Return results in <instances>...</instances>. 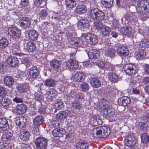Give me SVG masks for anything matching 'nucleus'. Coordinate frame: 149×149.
Instances as JSON below:
<instances>
[{"label":"nucleus","mask_w":149,"mask_h":149,"mask_svg":"<svg viewBox=\"0 0 149 149\" xmlns=\"http://www.w3.org/2000/svg\"><path fill=\"white\" fill-rule=\"evenodd\" d=\"M99 107L101 110V114L107 119L113 117L115 115L114 109L109 106L107 102H101L99 104Z\"/></svg>","instance_id":"f257e3e1"},{"label":"nucleus","mask_w":149,"mask_h":149,"mask_svg":"<svg viewBox=\"0 0 149 149\" xmlns=\"http://www.w3.org/2000/svg\"><path fill=\"white\" fill-rule=\"evenodd\" d=\"M93 132L92 133L98 138H105L109 136L111 131L109 127L106 126L95 128L93 129Z\"/></svg>","instance_id":"f03ea898"},{"label":"nucleus","mask_w":149,"mask_h":149,"mask_svg":"<svg viewBox=\"0 0 149 149\" xmlns=\"http://www.w3.org/2000/svg\"><path fill=\"white\" fill-rule=\"evenodd\" d=\"M91 18L95 21L102 20L104 17V13L102 10L97 8H93L89 11Z\"/></svg>","instance_id":"7ed1b4c3"},{"label":"nucleus","mask_w":149,"mask_h":149,"mask_svg":"<svg viewBox=\"0 0 149 149\" xmlns=\"http://www.w3.org/2000/svg\"><path fill=\"white\" fill-rule=\"evenodd\" d=\"M37 149H46L47 145V140L43 137H39L35 142Z\"/></svg>","instance_id":"20e7f679"},{"label":"nucleus","mask_w":149,"mask_h":149,"mask_svg":"<svg viewBox=\"0 0 149 149\" xmlns=\"http://www.w3.org/2000/svg\"><path fill=\"white\" fill-rule=\"evenodd\" d=\"M85 41L88 44H94L97 43L98 38L97 36L93 33H88L85 36Z\"/></svg>","instance_id":"39448f33"},{"label":"nucleus","mask_w":149,"mask_h":149,"mask_svg":"<svg viewBox=\"0 0 149 149\" xmlns=\"http://www.w3.org/2000/svg\"><path fill=\"white\" fill-rule=\"evenodd\" d=\"M8 34L10 36L14 37H18L21 35V31L16 27H11L8 30Z\"/></svg>","instance_id":"423d86ee"},{"label":"nucleus","mask_w":149,"mask_h":149,"mask_svg":"<svg viewBox=\"0 0 149 149\" xmlns=\"http://www.w3.org/2000/svg\"><path fill=\"white\" fill-rule=\"evenodd\" d=\"M125 144L128 147H132L135 145L136 141L134 137L131 135L127 136L125 139Z\"/></svg>","instance_id":"0eeeda50"},{"label":"nucleus","mask_w":149,"mask_h":149,"mask_svg":"<svg viewBox=\"0 0 149 149\" xmlns=\"http://www.w3.org/2000/svg\"><path fill=\"white\" fill-rule=\"evenodd\" d=\"M20 26L23 28L29 27L31 25L30 19L27 17H23L19 22Z\"/></svg>","instance_id":"6e6552de"},{"label":"nucleus","mask_w":149,"mask_h":149,"mask_svg":"<svg viewBox=\"0 0 149 149\" xmlns=\"http://www.w3.org/2000/svg\"><path fill=\"white\" fill-rule=\"evenodd\" d=\"M65 132V130L63 128H57L53 130L52 133L54 137H60L64 134Z\"/></svg>","instance_id":"1a4fd4ad"},{"label":"nucleus","mask_w":149,"mask_h":149,"mask_svg":"<svg viewBox=\"0 0 149 149\" xmlns=\"http://www.w3.org/2000/svg\"><path fill=\"white\" fill-rule=\"evenodd\" d=\"M26 122V118L23 116L17 117L15 120L16 125L20 128L25 127Z\"/></svg>","instance_id":"9d476101"},{"label":"nucleus","mask_w":149,"mask_h":149,"mask_svg":"<svg viewBox=\"0 0 149 149\" xmlns=\"http://www.w3.org/2000/svg\"><path fill=\"white\" fill-rule=\"evenodd\" d=\"M117 52V54L120 56H125L129 54V51L126 47L121 46L118 47Z\"/></svg>","instance_id":"9b49d317"},{"label":"nucleus","mask_w":149,"mask_h":149,"mask_svg":"<svg viewBox=\"0 0 149 149\" xmlns=\"http://www.w3.org/2000/svg\"><path fill=\"white\" fill-rule=\"evenodd\" d=\"M17 89L19 93H24L29 90V86L27 84H19L17 86Z\"/></svg>","instance_id":"f8f14e48"},{"label":"nucleus","mask_w":149,"mask_h":149,"mask_svg":"<svg viewBox=\"0 0 149 149\" xmlns=\"http://www.w3.org/2000/svg\"><path fill=\"white\" fill-rule=\"evenodd\" d=\"M89 26L88 21L86 19H83L80 20L78 25V28L81 30L88 28Z\"/></svg>","instance_id":"ddd939ff"},{"label":"nucleus","mask_w":149,"mask_h":149,"mask_svg":"<svg viewBox=\"0 0 149 149\" xmlns=\"http://www.w3.org/2000/svg\"><path fill=\"white\" fill-rule=\"evenodd\" d=\"M118 101L119 105L124 107L127 106L131 102L130 99L127 97H124L120 98L118 100Z\"/></svg>","instance_id":"4468645a"},{"label":"nucleus","mask_w":149,"mask_h":149,"mask_svg":"<svg viewBox=\"0 0 149 149\" xmlns=\"http://www.w3.org/2000/svg\"><path fill=\"white\" fill-rule=\"evenodd\" d=\"M57 92L55 89L52 88L50 89L46 93V98L49 100H52L53 98L56 97L57 96Z\"/></svg>","instance_id":"2eb2a0df"},{"label":"nucleus","mask_w":149,"mask_h":149,"mask_svg":"<svg viewBox=\"0 0 149 149\" xmlns=\"http://www.w3.org/2000/svg\"><path fill=\"white\" fill-rule=\"evenodd\" d=\"M88 54L91 59L97 58L100 56V52L96 49H91L89 51Z\"/></svg>","instance_id":"dca6fc26"},{"label":"nucleus","mask_w":149,"mask_h":149,"mask_svg":"<svg viewBox=\"0 0 149 149\" xmlns=\"http://www.w3.org/2000/svg\"><path fill=\"white\" fill-rule=\"evenodd\" d=\"M123 69L125 73L129 75H134L136 72L133 66H125Z\"/></svg>","instance_id":"f3484780"},{"label":"nucleus","mask_w":149,"mask_h":149,"mask_svg":"<svg viewBox=\"0 0 149 149\" xmlns=\"http://www.w3.org/2000/svg\"><path fill=\"white\" fill-rule=\"evenodd\" d=\"M30 136V133L26 130H22L19 134L20 138L23 141L28 140Z\"/></svg>","instance_id":"a211bd4d"},{"label":"nucleus","mask_w":149,"mask_h":149,"mask_svg":"<svg viewBox=\"0 0 149 149\" xmlns=\"http://www.w3.org/2000/svg\"><path fill=\"white\" fill-rule=\"evenodd\" d=\"M28 34L29 38L31 40H36L38 38V33L34 30H30Z\"/></svg>","instance_id":"6ab92c4d"},{"label":"nucleus","mask_w":149,"mask_h":149,"mask_svg":"<svg viewBox=\"0 0 149 149\" xmlns=\"http://www.w3.org/2000/svg\"><path fill=\"white\" fill-rule=\"evenodd\" d=\"M73 77L76 81L81 82L84 81L86 75L84 73L79 72L75 74Z\"/></svg>","instance_id":"aec40b11"},{"label":"nucleus","mask_w":149,"mask_h":149,"mask_svg":"<svg viewBox=\"0 0 149 149\" xmlns=\"http://www.w3.org/2000/svg\"><path fill=\"white\" fill-rule=\"evenodd\" d=\"M9 125L7 120L5 118L0 119V127L3 130L9 128Z\"/></svg>","instance_id":"412c9836"},{"label":"nucleus","mask_w":149,"mask_h":149,"mask_svg":"<svg viewBox=\"0 0 149 149\" xmlns=\"http://www.w3.org/2000/svg\"><path fill=\"white\" fill-rule=\"evenodd\" d=\"M39 74L38 69L35 66H33L29 69V74L31 77H36Z\"/></svg>","instance_id":"4be33fe9"},{"label":"nucleus","mask_w":149,"mask_h":149,"mask_svg":"<svg viewBox=\"0 0 149 149\" xmlns=\"http://www.w3.org/2000/svg\"><path fill=\"white\" fill-rule=\"evenodd\" d=\"M84 41L83 40L79 38H74L73 40L71 42V44L73 45V47H80Z\"/></svg>","instance_id":"5701e85b"},{"label":"nucleus","mask_w":149,"mask_h":149,"mask_svg":"<svg viewBox=\"0 0 149 149\" xmlns=\"http://www.w3.org/2000/svg\"><path fill=\"white\" fill-rule=\"evenodd\" d=\"M87 8L86 6L83 4H79L76 8V11L78 14H81L86 12Z\"/></svg>","instance_id":"b1692460"},{"label":"nucleus","mask_w":149,"mask_h":149,"mask_svg":"<svg viewBox=\"0 0 149 149\" xmlns=\"http://www.w3.org/2000/svg\"><path fill=\"white\" fill-rule=\"evenodd\" d=\"M26 49L29 52H34L36 50L35 44L33 42L29 41L28 42L26 45Z\"/></svg>","instance_id":"393cba45"},{"label":"nucleus","mask_w":149,"mask_h":149,"mask_svg":"<svg viewBox=\"0 0 149 149\" xmlns=\"http://www.w3.org/2000/svg\"><path fill=\"white\" fill-rule=\"evenodd\" d=\"M88 144L85 141H80L77 143L76 147L77 149H87Z\"/></svg>","instance_id":"a878e982"},{"label":"nucleus","mask_w":149,"mask_h":149,"mask_svg":"<svg viewBox=\"0 0 149 149\" xmlns=\"http://www.w3.org/2000/svg\"><path fill=\"white\" fill-rule=\"evenodd\" d=\"M4 82L5 85L10 87L14 84V79L12 77L6 76L4 78Z\"/></svg>","instance_id":"bb28decb"},{"label":"nucleus","mask_w":149,"mask_h":149,"mask_svg":"<svg viewBox=\"0 0 149 149\" xmlns=\"http://www.w3.org/2000/svg\"><path fill=\"white\" fill-rule=\"evenodd\" d=\"M16 111L19 114H23L26 111V106L23 104L17 105L16 106Z\"/></svg>","instance_id":"cd10ccee"},{"label":"nucleus","mask_w":149,"mask_h":149,"mask_svg":"<svg viewBox=\"0 0 149 149\" xmlns=\"http://www.w3.org/2000/svg\"><path fill=\"white\" fill-rule=\"evenodd\" d=\"M90 84L93 88H97L101 85V82L100 80L95 78H92L90 81Z\"/></svg>","instance_id":"c85d7f7f"},{"label":"nucleus","mask_w":149,"mask_h":149,"mask_svg":"<svg viewBox=\"0 0 149 149\" xmlns=\"http://www.w3.org/2000/svg\"><path fill=\"white\" fill-rule=\"evenodd\" d=\"M44 122L43 117L38 116L35 118L33 120V123L36 125L39 126L42 124Z\"/></svg>","instance_id":"c756f323"},{"label":"nucleus","mask_w":149,"mask_h":149,"mask_svg":"<svg viewBox=\"0 0 149 149\" xmlns=\"http://www.w3.org/2000/svg\"><path fill=\"white\" fill-rule=\"evenodd\" d=\"M132 31L131 29L129 27H122L118 29V31L121 34L127 35L131 34Z\"/></svg>","instance_id":"7c9ffc66"},{"label":"nucleus","mask_w":149,"mask_h":149,"mask_svg":"<svg viewBox=\"0 0 149 149\" xmlns=\"http://www.w3.org/2000/svg\"><path fill=\"white\" fill-rule=\"evenodd\" d=\"M7 62L8 65H17L18 63L17 58L14 56L10 57L7 60Z\"/></svg>","instance_id":"2f4dec72"},{"label":"nucleus","mask_w":149,"mask_h":149,"mask_svg":"<svg viewBox=\"0 0 149 149\" xmlns=\"http://www.w3.org/2000/svg\"><path fill=\"white\" fill-rule=\"evenodd\" d=\"M146 55V54L143 50H140L137 52L135 56V58L138 60H141Z\"/></svg>","instance_id":"473e14b6"},{"label":"nucleus","mask_w":149,"mask_h":149,"mask_svg":"<svg viewBox=\"0 0 149 149\" xmlns=\"http://www.w3.org/2000/svg\"><path fill=\"white\" fill-rule=\"evenodd\" d=\"M13 54L20 56H22L23 54L20 53V50L18 45L14 44L13 45Z\"/></svg>","instance_id":"72a5a7b5"},{"label":"nucleus","mask_w":149,"mask_h":149,"mask_svg":"<svg viewBox=\"0 0 149 149\" xmlns=\"http://www.w3.org/2000/svg\"><path fill=\"white\" fill-rule=\"evenodd\" d=\"M113 2V0H101V2L103 7L106 8L111 7Z\"/></svg>","instance_id":"f704fd0d"},{"label":"nucleus","mask_w":149,"mask_h":149,"mask_svg":"<svg viewBox=\"0 0 149 149\" xmlns=\"http://www.w3.org/2000/svg\"><path fill=\"white\" fill-rule=\"evenodd\" d=\"M79 88L82 91L86 92L89 90V86L87 83L83 82L80 84Z\"/></svg>","instance_id":"c9c22d12"},{"label":"nucleus","mask_w":149,"mask_h":149,"mask_svg":"<svg viewBox=\"0 0 149 149\" xmlns=\"http://www.w3.org/2000/svg\"><path fill=\"white\" fill-rule=\"evenodd\" d=\"M8 43V41L7 39L5 38H2L0 39V48H5L7 46Z\"/></svg>","instance_id":"e433bc0d"},{"label":"nucleus","mask_w":149,"mask_h":149,"mask_svg":"<svg viewBox=\"0 0 149 149\" xmlns=\"http://www.w3.org/2000/svg\"><path fill=\"white\" fill-rule=\"evenodd\" d=\"M111 31V29L110 27L104 25L101 31V33L104 36H107L110 33Z\"/></svg>","instance_id":"4c0bfd02"},{"label":"nucleus","mask_w":149,"mask_h":149,"mask_svg":"<svg viewBox=\"0 0 149 149\" xmlns=\"http://www.w3.org/2000/svg\"><path fill=\"white\" fill-rule=\"evenodd\" d=\"M65 4L68 8H71L76 6V3L74 0H66Z\"/></svg>","instance_id":"58836bf2"},{"label":"nucleus","mask_w":149,"mask_h":149,"mask_svg":"<svg viewBox=\"0 0 149 149\" xmlns=\"http://www.w3.org/2000/svg\"><path fill=\"white\" fill-rule=\"evenodd\" d=\"M108 78L111 81L115 82L118 81V75L114 73H110L109 74Z\"/></svg>","instance_id":"ea45409f"},{"label":"nucleus","mask_w":149,"mask_h":149,"mask_svg":"<svg viewBox=\"0 0 149 149\" xmlns=\"http://www.w3.org/2000/svg\"><path fill=\"white\" fill-rule=\"evenodd\" d=\"M141 138L142 142L144 143H147L149 141V136L146 133L142 134Z\"/></svg>","instance_id":"a19ab883"},{"label":"nucleus","mask_w":149,"mask_h":149,"mask_svg":"<svg viewBox=\"0 0 149 149\" xmlns=\"http://www.w3.org/2000/svg\"><path fill=\"white\" fill-rule=\"evenodd\" d=\"M64 103L61 100H57L54 103V106L57 109L60 110L64 107Z\"/></svg>","instance_id":"79ce46f5"},{"label":"nucleus","mask_w":149,"mask_h":149,"mask_svg":"<svg viewBox=\"0 0 149 149\" xmlns=\"http://www.w3.org/2000/svg\"><path fill=\"white\" fill-rule=\"evenodd\" d=\"M44 85L47 87H53L55 85V82L53 79H48L45 81Z\"/></svg>","instance_id":"37998d69"},{"label":"nucleus","mask_w":149,"mask_h":149,"mask_svg":"<svg viewBox=\"0 0 149 149\" xmlns=\"http://www.w3.org/2000/svg\"><path fill=\"white\" fill-rule=\"evenodd\" d=\"M13 135L12 132L7 131L5 132L3 135L2 138L4 139L5 140H9L10 139Z\"/></svg>","instance_id":"c03bdc74"},{"label":"nucleus","mask_w":149,"mask_h":149,"mask_svg":"<svg viewBox=\"0 0 149 149\" xmlns=\"http://www.w3.org/2000/svg\"><path fill=\"white\" fill-rule=\"evenodd\" d=\"M67 116V113L65 111H61L57 114L56 116L58 119L62 120L65 118Z\"/></svg>","instance_id":"a18cd8bd"},{"label":"nucleus","mask_w":149,"mask_h":149,"mask_svg":"<svg viewBox=\"0 0 149 149\" xmlns=\"http://www.w3.org/2000/svg\"><path fill=\"white\" fill-rule=\"evenodd\" d=\"M141 47L144 48L149 47V39H144L143 41H141L140 42Z\"/></svg>","instance_id":"49530a36"},{"label":"nucleus","mask_w":149,"mask_h":149,"mask_svg":"<svg viewBox=\"0 0 149 149\" xmlns=\"http://www.w3.org/2000/svg\"><path fill=\"white\" fill-rule=\"evenodd\" d=\"M34 3L38 7H42L45 5L46 2L45 0H36Z\"/></svg>","instance_id":"de8ad7c7"},{"label":"nucleus","mask_w":149,"mask_h":149,"mask_svg":"<svg viewBox=\"0 0 149 149\" xmlns=\"http://www.w3.org/2000/svg\"><path fill=\"white\" fill-rule=\"evenodd\" d=\"M1 104L3 106H8L10 104V100L8 98H3L1 100Z\"/></svg>","instance_id":"09e8293b"},{"label":"nucleus","mask_w":149,"mask_h":149,"mask_svg":"<svg viewBox=\"0 0 149 149\" xmlns=\"http://www.w3.org/2000/svg\"><path fill=\"white\" fill-rule=\"evenodd\" d=\"M14 74V76L18 78L23 79L26 76L25 73L20 70L18 71L17 73H15Z\"/></svg>","instance_id":"8fccbe9b"},{"label":"nucleus","mask_w":149,"mask_h":149,"mask_svg":"<svg viewBox=\"0 0 149 149\" xmlns=\"http://www.w3.org/2000/svg\"><path fill=\"white\" fill-rule=\"evenodd\" d=\"M90 123L92 126H96L98 125L97 122V118L96 116L92 117L90 120Z\"/></svg>","instance_id":"3c124183"},{"label":"nucleus","mask_w":149,"mask_h":149,"mask_svg":"<svg viewBox=\"0 0 149 149\" xmlns=\"http://www.w3.org/2000/svg\"><path fill=\"white\" fill-rule=\"evenodd\" d=\"M116 52L113 49H108L105 52V55L109 56L112 57L114 56Z\"/></svg>","instance_id":"603ef678"},{"label":"nucleus","mask_w":149,"mask_h":149,"mask_svg":"<svg viewBox=\"0 0 149 149\" xmlns=\"http://www.w3.org/2000/svg\"><path fill=\"white\" fill-rule=\"evenodd\" d=\"M138 31L141 35L143 36L144 38H149V28L146 31H143V33L141 29H139Z\"/></svg>","instance_id":"864d4df0"},{"label":"nucleus","mask_w":149,"mask_h":149,"mask_svg":"<svg viewBox=\"0 0 149 149\" xmlns=\"http://www.w3.org/2000/svg\"><path fill=\"white\" fill-rule=\"evenodd\" d=\"M72 106L75 109L80 110L82 108V105L79 102H73L72 104Z\"/></svg>","instance_id":"5fc2aeb1"},{"label":"nucleus","mask_w":149,"mask_h":149,"mask_svg":"<svg viewBox=\"0 0 149 149\" xmlns=\"http://www.w3.org/2000/svg\"><path fill=\"white\" fill-rule=\"evenodd\" d=\"M61 124L60 121H59L58 120L56 119L55 120H54L52 122V125L54 127L57 128H58L60 126V124Z\"/></svg>","instance_id":"6e6d98bb"},{"label":"nucleus","mask_w":149,"mask_h":149,"mask_svg":"<svg viewBox=\"0 0 149 149\" xmlns=\"http://www.w3.org/2000/svg\"><path fill=\"white\" fill-rule=\"evenodd\" d=\"M47 14V11L44 9L42 10L39 13V16L42 19H45Z\"/></svg>","instance_id":"4d7b16f0"},{"label":"nucleus","mask_w":149,"mask_h":149,"mask_svg":"<svg viewBox=\"0 0 149 149\" xmlns=\"http://www.w3.org/2000/svg\"><path fill=\"white\" fill-rule=\"evenodd\" d=\"M95 26L97 30L101 31L103 27L104 26V25H103L102 22H99L95 23Z\"/></svg>","instance_id":"13d9d810"},{"label":"nucleus","mask_w":149,"mask_h":149,"mask_svg":"<svg viewBox=\"0 0 149 149\" xmlns=\"http://www.w3.org/2000/svg\"><path fill=\"white\" fill-rule=\"evenodd\" d=\"M78 62L74 60L70 59L66 63V65H76Z\"/></svg>","instance_id":"bf43d9fd"},{"label":"nucleus","mask_w":149,"mask_h":149,"mask_svg":"<svg viewBox=\"0 0 149 149\" xmlns=\"http://www.w3.org/2000/svg\"><path fill=\"white\" fill-rule=\"evenodd\" d=\"M110 63L109 61H108L107 60L104 61L102 60L101 61H99L98 62V65H110Z\"/></svg>","instance_id":"052dcab7"},{"label":"nucleus","mask_w":149,"mask_h":149,"mask_svg":"<svg viewBox=\"0 0 149 149\" xmlns=\"http://www.w3.org/2000/svg\"><path fill=\"white\" fill-rule=\"evenodd\" d=\"M28 0H21L19 4L21 7L26 6L28 4Z\"/></svg>","instance_id":"680f3d73"},{"label":"nucleus","mask_w":149,"mask_h":149,"mask_svg":"<svg viewBox=\"0 0 149 149\" xmlns=\"http://www.w3.org/2000/svg\"><path fill=\"white\" fill-rule=\"evenodd\" d=\"M7 93L6 89L2 87H0V97L3 96Z\"/></svg>","instance_id":"e2e57ef3"},{"label":"nucleus","mask_w":149,"mask_h":149,"mask_svg":"<svg viewBox=\"0 0 149 149\" xmlns=\"http://www.w3.org/2000/svg\"><path fill=\"white\" fill-rule=\"evenodd\" d=\"M119 22L116 19H113V20L112 26L115 29L118 27Z\"/></svg>","instance_id":"0e129e2a"},{"label":"nucleus","mask_w":149,"mask_h":149,"mask_svg":"<svg viewBox=\"0 0 149 149\" xmlns=\"http://www.w3.org/2000/svg\"><path fill=\"white\" fill-rule=\"evenodd\" d=\"M60 64V61L56 59H53L50 62V65H58Z\"/></svg>","instance_id":"69168bd1"},{"label":"nucleus","mask_w":149,"mask_h":149,"mask_svg":"<svg viewBox=\"0 0 149 149\" xmlns=\"http://www.w3.org/2000/svg\"><path fill=\"white\" fill-rule=\"evenodd\" d=\"M142 83L145 84L149 83V77H143L141 81Z\"/></svg>","instance_id":"338daca9"},{"label":"nucleus","mask_w":149,"mask_h":149,"mask_svg":"<svg viewBox=\"0 0 149 149\" xmlns=\"http://www.w3.org/2000/svg\"><path fill=\"white\" fill-rule=\"evenodd\" d=\"M43 98V96L40 94H38L35 95V99L39 102L41 101Z\"/></svg>","instance_id":"774afa93"}]
</instances>
